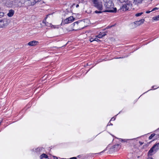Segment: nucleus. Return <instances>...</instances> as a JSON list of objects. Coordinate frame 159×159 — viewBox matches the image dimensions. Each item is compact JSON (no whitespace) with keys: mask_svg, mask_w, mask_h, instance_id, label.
I'll use <instances>...</instances> for the list:
<instances>
[{"mask_svg":"<svg viewBox=\"0 0 159 159\" xmlns=\"http://www.w3.org/2000/svg\"><path fill=\"white\" fill-rule=\"evenodd\" d=\"M63 23H64L65 24H67L70 23L68 18H66L65 20H64V21H62Z\"/></svg>","mask_w":159,"mask_h":159,"instance_id":"6ab92c4d","label":"nucleus"},{"mask_svg":"<svg viewBox=\"0 0 159 159\" xmlns=\"http://www.w3.org/2000/svg\"><path fill=\"white\" fill-rule=\"evenodd\" d=\"M94 39V37L91 38L90 39V42H93V41H95Z\"/></svg>","mask_w":159,"mask_h":159,"instance_id":"393cba45","label":"nucleus"},{"mask_svg":"<svg viewBox=\"0 0 159 159\" xmlns=\"http://www.w3.org/2000/svg\"><path fill=\"white\" fill-rule=\"evenodd\" d=\"M55 48H60V47H59V48H58V47H55Z\"/></svg>","mask_w":159,"mask_h":159,"instance_id":"a19ab883","label":"nucleus"},{"mask_svg":"<svg viewBox=\"0 0 159 159\" xmlns=\"http://www.w3.org/2000/svg\"><path fill=\"white\" fill-rule=\"evenodd\" d=\"M156 152V151L151 148L148 152V156L149 157L153 155Z\"/></svg>","mask_w":159,"mask_h":159,"instance_id":"423d86ee","label":"nucleus"},{"mask_svg":"<svg viewBox=\"0 0 159 159\" xmlns=\"http://www.w3.org/2000/svg\"><path fill=\"white\" fill-rule=\"evenodd\" d=\"M158 9V8H157V7H155V8H154L152 10H151V11H155V10H157Z\"/></svg>","mask_w":159,"mask_h":159,"instance_id":"bb28decb","label":"nucleus"},{"mask_svg":"<svg viewBox=\"0 0 159 159\" xmlns=\"http://www.w3.org/2000/svg\"><path fill=\"white\" fill-rule=\"evenodd\" d=\"M54 159H58V158L56 157L53 156Z\"/></svg>","mask_w":159,"mask_h":159,"instance_id":"c9c22d12","label":"nucleus"},{"mask_svg":"<svg viewBox=\"0 0 159 159\" xmlns=\"http://www.w3.org/2000/svg\"><path fill=\"white\" fill-rule=\"evenodd\" d=\"M106 35V34L105 33H101L100 32V33L96 36V37L98 38H101L105 36Z\"/></svg>","mask_w":159,"mask_h":159,"instance_id":"ddd939ff","label":"nucleus"},{"mask_svg":"<svg viewBox=\"0 0 159 159\" xmlns=\"http://www.w3.org/2000/svg\"><path fill=\"white\" fill-rule=\"evenodd\" d=\"M119 1L121 2H126V1H127V0H118Z\"/></svg>","mask_w":159,"mask_h":159,"instance_id":"cd10ccee","label":"nucleus"},{"mask_svg":"<svg viewBox=\"0 0 159 159\" xmlns=\"http://www.w3.org/2000/svg\"><path fill=\"white\" fill-rule=\"evenodd\" d=\"M127 2L126 4H124L121 8V9L123 11H126L128 10L129 8H131L132 6L131 4L129 1H127Z\"/></svg>","mask_w":159,"mask_h":159,"instance_id":"7ed1b4c3","label":"nucleus"},{"mask_svg":"<svg viewBox=\"0 0 159 159\" xmlns=\"http://www.w3.org/2000/svg\"><path fill=\"white\" fill-rule=\"evenodd\" d=\"M120 141L122 142H127L129 140L128 139H120Z\"/></svg>","mask_w":159,"mask_h":159,"instance_id":"4be33fe9","label":"nucleus"},{"mask_svg":"<svg viewBox=\"0 0 159 159\" xmlns=\"http://www.w3.org/2000/svg\"><path fill=\"white\" fill-rule=\"evenodd\" d=\"M94 39L95 40V41H96L97 42L100 41V40H99L98 38H97V37H95Z\"/></svg>","mask_w":159,"mask_h":159,"instance_id":"5701e85b","label":"nucleus"},{"mask_svg":"<svg viewBox=\"0 0 159 159\" xmlns=\"http://www.w3.org/2000/svg\"><path fill=\"white\" fill-rule=\"evenodd\" d=\"M70 159H77V158L75 157H74L70 158Z\"/></svg>","mask_w":159,"mask_h":159,"instance_id":"473e14b6","label":"nucleus"},{"mask_svg":"<svg viewBox=\"0 0 159 159\" xmlns=\"http://www.w3.org/2000/svg\"><path fill=\"white\" fill-rule=\"evenodd\" d=\"M103 1L104 2V3L109 2L110 1H112V0H103Z\"/></svg>","mask_w":159,"mask_h":159,"instance_id":"a878e982","label":"nucleus"},{"mask_svg":"<svg viewBox=\"0 0 159 159\" xmlns=\"http://www.w3.org/2000/svg\"><path fill=\"white\" fill-rule=\"evenodd\" d=\"M152 90V89H149V90H148V91H147V92H145V93H146L147 92H148V91H150V90Z\"/></svg>","mask_w":159,"mask_h":159,"instance_id":"58836bf2","label":"nucleus"},{"mask_svg":"<svg viewBox=\"0 0 159 159\" xmlns=\"http://www.w3.org/2000/svg\"><path fill=\"white\" fill-rule=\"evenodd\" d=\"M1 121H0V125H1Z\"/></svg>","mask_w":159,"mask_h":159,"instance_id":"79ce46f5","label":"nucleus"},{"mask_svg":"<svg viewBox=\"0 0 159 159\" xmlns=\"http://www.w3.org/2000/svg\"><path fill=\"white\" fill-rule=\"evenodd\" d=\"M123 58V57H118V58H116V59H118V58Z\"/></svg>","mask_w":159,"mask_h":159,"instance_id":"ea45409f","label":"nucleus"},{"mask_svg":"<svg viewBox=\"0 0 159 159\" xmlns=\"http://www.w3.org/2000/svg\"><path fill=\"white\" fill-rule=\"evenodd\" d=\"M143 12H140V13H136L135 14V16L137 17L139 16H140L141 15H142L143 14Z\"/></svg>","mask_w":159,"mask_h":159,"instance_id":"aec40b11","label":"nucleus"},{"mask_svg":"<svg viewBox=\"0 0 159 159\" xmlns=\"http://www.w3.org/2000/svg\"><path fill=\"white\" fill-rule=\"evenodd\" d=\"M67 18L70 23L71 22L75 19L73 16H70Z\"/></svg>","mask_w":159,"mask_h":159,"instance_id":"2eb2a0df","label":"nucleus"},{"mask_svg":"<svg viewBox=\"0 0 159 159\" xmlns=\"http://www.w3.org/2000/svg\"><path fill=\"white\" fill-rule=\"evenodd\" d=\"M152 11H151H151H146L145 13H146L148 14V13H150V12H151Z\"/></svg>","mask_w":159,"mask_h":159,"instance_id":"c756f323","label":"nucleus"},{"mask_svg":"<svg viewBox=\"0 0 159 159\" xmlns=\"http://www.w3.org/2000/svg\"><path fill=\"white\" fill-rule=\"evenodd\" d=\"M132 139V140H133V139Z\"/></svg>","mask_w":159,"mask_h":159,"instance_id":"37998d69","label":"nucleus"},{"mask_svg":"<svg viewBox=\"0 0 159 159\" xmlns=\"http://www.w3.org/2000/svg\"><path fill=\"white\" fill-rule=\"evenodd\" d=\"M139 143L140 145H142V144H143V143L142 142H141V141H139Z\"/></svg>","mask_w":159,"mask_h":159,"instance_id":"2f4dec72","label":"nucleus"},{"mask_svg":"<svg viewBox=\"0 0 159 159\" xmlns=\"http://www.w3.org/2000/svg\"><path fill=\"white\" fill-rule=\"evenodd\" d=\"M92 1L94 4V7L97 8L99 11L102 10V3L99 1V0H92Z\"/></svg>","mask_w":159,"mask_h":159,"instance_id":"f03ea898","label":"nucleus"},{"mask_svg":"<svg viewBox=\"0 0 159 159\" xmlns=\"http://www.w3.org/2000/svg\"><path fill=\"white\" fill-rule=\"evenodd\" d=\"M43 158H48V156L46 155L45 154L43 153L40 156V158L41 159H42Z\"/></svg>","mask_w":159,"mask_h":159,"instance_id":"4468645a","label":"nucleus"},{"mask_svg":"<svg viewBox=\"0 0 159 159\" xmlns=\"http://www.w3.org/2000/svg\"><path fill=\"white\" fill-rule=\"evenodd\" d=\"M39 0H28L29 6H33Z\"/></svg>","mask_w":159,"mask_h":159,"instance_id":"0eeeda50","label":"nucleus"},{"mask_svg":"<svg viewBox=\"0 0 159 159\" xmlns=\"http://www.w3.org/2000/svg\"><path fill=\"white\" fill-rule=\"evenodd\" d=\"M45 24H46V25L48 26H51L52 28H56V26L52 25V24L51 23H50V24L47 23V24L46 23Z\"/></svg>","mask_w":159,"mask_h":159,"instance_id":"dca6fc26","label":"nucleus"},{"mask_svg":"<svg viewBox=\"0 0 159 159\" xmlns=\"http://www.w3.org/2000/svg\"><path fill=\"white\" fill-rule=\"evenodd\" d=\"M14 11L13 10L11 9L9 10V13L7 14V15L9 17H11L14 15Z\"/></svg>","mask_w":159,"mask_h":159,"instance_id":"9b49d317","label":"nucleus"},{"mask_svg":"<svg viewBox=\"0 0 159 159\" xmlns=\"http://www.w3.org/2000/svg\"><path fill=\"white\" fill-rule=\"evenodd\" d=\"M4 16V13L3 12L0 13V18L3 17Z\"/></svg>","mask_w":159,"mask_h":159,"instance_id":"b1692460","label":"nucleus"},{"mask_svg":"<svg viewBox=\"0 0 159 159\" xmlns=\"http://www.w3.org/2000/svg\"><path fill=\"white\" fill-rule=\"evenodd\" d=\"M79 7V5L78 4L76 5V7L77 8Z\"/></svg>","mask_w":159,"mask_h":159,"instance_id":"e433bc0d","label":"nucleus"},{"mask_svg":"<svg viewBox=\"0 0 159 159\" xmlns=\"http://www.w3.org/2000/svg\"><path fill=\"white\" fill-rule=\"evenodd\" d=\"M38 43V42L37 41H33L28 43V45L32 46L37 45Z\"/></svg>","mask_w":159,"mask_h":159,"instance_id":"1a4fd4ad","label":"nucleus"},{"mask_svg":"<svg viewBox=\"0 0 159 159\" xmlns=\"http://www.w3.org/2000/svg\"><path fill=\"white\" fill-rule=\"evenodd\" d=\"M8 24V22L7 20L4 18L2 20H0V27L3 28L4 27L7 26Z\"/></svg>","mask_w":159,"mask_h":159,"instance_id":"20e7f679","label":"nucleus"},{"mask_svg":"<svg viewBox=\"0 0 159 159\" xmlns=\"http://www.w3.org/2000/svg\"><path fill=\"white\" fill-rule=\"evenodd\" d=\"M44 150L43 148H34L32 150L33 151L35 152L38 153H40Z\"/></svg>","mask_w":159,"mask_h":159,"instance_id":"6e6552de","label":"nucleus"},{"mask_svg":"<svg viewBox=\"0 0 159 159\" xmlns=\"http://www.w3.org/2000/svg\"><path fill=\"white\" fill-rule=\"evenodd\" d=\"M144 19H142L139 20L134 22V24L136 25V26H137L142 24L144 22Z\"/></svg>","mask_w":159,"mask_h":159,"instance_id":"39448f33","label":"nucleus"},{"mask_svg":"<svg viewBox=\"0 0 159 159\" xmlns=\"http://www.w3.org/2000/svg\"><path fill=\"white\" fill-rule=\"evenodd\" d=\"M155 134H152L149 137V139H151L152 138L155 136Z\"/></svg>","mask_w":159,"mask_h":159,"instance_id":"412c9836","label":"nucleus"},{"mask_svg":"<svg viewBox=\"0 0 159 159\" xmlns=\"http://www.w3.org/2000/svg\"><path fill=\"white\" fill-rule=\"evenodd\" d=\"M73 30H75L74 29H73Z\"/></svg>","mask_w":159,"mask_h":159,"instance_id":"c03bdc74","label":"nucleus"},{"mask_svg":"<svg viewBox=\"0 0 159 159\" xmlns=\"http://www.w3.org/2000/svg\"><path fill=\"white\" fill-rule=\"evenodd\" d=\"M147 159H153L152 158L149 157Z\"/></svg>","mask_w":159,"mask_h":159,"instance_id":"4c0bfd02","label":"nucleus"},{"mask_svg":"<svg viewBox=\"0 0 159 159\" xmlns=\"http://www.w3.org/2000/svg\"><path fill=\"white\" fill-rule=\"evenodd\" d=\"M155 86H152V89H157V88H154V87Z\"/></svg>","mask_w":159,"mask_h":159,"instance_id":"f704fd0d","label":"nucleus"},{"mask_svg":"<svg viewBox=\"0 0 159 159\" xmlns=\"http://www.w3.org/2000/svg\"><path fill=\"white\" fill-rule=\"evenodd\" d=\"M152 19L154 20H159V15L156 16L152 18Z\"/></svg>","mask_w":159,"mask_h":159,"instance_id":"f3484780","label":"nucleus"},{"mask_svg":"<svg viewBox=\"0 0 159 159\" xmlns=\"http://www.w3.org/2000/svg\"><path fill=\"white\" fill-rule=\"evenodd\" d=\"M16 1H15L13 2L12 3L13 4H14L16 7H18L19 6V5L18 4L14 3H15Z\"/></svg>","mask_w":159,"mask_h":159,"instance_id":"c85d7f7f","label":"nucleus"},{"mask_svg":"<svg viewBox=\"0 0 159 159\" xmlns=\"http://www.w3.org/2000/svg\"><path fill=\"white\" fill-rule=\"evenodd\" d=\"M112 125V124H111V123L110 122H109L107 125V126H109V125Z\"/></svg>","mask_w":159,"mask_h":159,"instance_id":"7c9ffc66","label":"nucleus"},{"mask_svg":"<svg viewBox=\"0 0 159 159\" xmlns=\"http://www.w3.org/2000/svg\"><path fill=\"white\" fill-rule=\"evenodd\" d=\"M79 21H76L75 22L73 23L71 25V27H73L75 25H76L77 26V25H78V23H79Z\"/></svg>","mask_w":159,"mask_h":159,"instance_id":"a211bd4d","label":"nucleus"},{"mask_svg":"<svg viewBox=\"0 0 159 159\" xmlns=\"http://www.w3.org/2000/svg\"><path fill=\"white\" fill-rule=\"evenodd\" d=\"M152 148L154 149L156 152H157L159 149V143L154 144Z\"/></svg>","mask_w":159,"mask_h":159,"instance_id":"9d476101","label":"nucleus"},{"mask_svg":"<svg viewBox=\"0 0 159 159\" xmlns=\"http://www.w3.org/2000/svg\"><path fill=\"white\" fill-rule=\"evenodd\" d=\"M120 146L119 144H116L113 146V148L114 149V151H116L120 148Z\"/></svg>","mask_w":159,"mask_h":159,"instance_id":"f8f14e48","label":"nucleus"},{"mask_svg":"<svg viewBox=\"0 0 159 159\" xmlns=\"http://www.w3.org/2000/svg\"><path fill=\"white\" fill-rule=\"evenodd\" d=\"M115 118H114V117H113L111 118V120H115Z\"/></svg>","mask_w":159,"mask_h":159,"instance_id":"72a5a7b5","label":"nucleus"},{"mask_svg":"<svg viewBox=\"0 0 159 159\" xmlns=\"http://www.w3.org/2000/svg\"><path fill=\"white\" fill-rule=\"evenodd\" d=\"M104 6V7H102V10H101L100 11H96L95 12L96 13H100L102 12H115L116 11V8H114V5L112 1L105 3Z\"/></svg>","mask_w":159,"mask_h":159,"instance_id":"f257e3e1","label":"nucleus"}]
</instances>
